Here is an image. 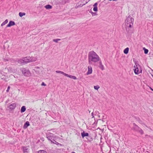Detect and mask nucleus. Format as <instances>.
Returning a JSON list of instances; mask_svg holds the SVG:
<instances>
[{
	"mask_svg": "<svg viewBox=\"0 0 153 153\" xmlns=\"http://www.w3.org/2000/svg\"><path fill=\"white\" fill-rule=\"evenodd\" d=\"M149 50L148 49L145 48H144V53L145 54H147L148 53Z\"/></svg>",
	"mask_w": 153,
	"mask_h": 153,
	"instance_id": "nucleus-27",
	"label": "nucleus"
},
{
	"mask_svg": "<svg viewBox=\"0 0 153 153\" xmlns=\"http://www.w3.org/2000/svg\"><path fill=\"white\" fill-rule=\"evenodd\" d=\"M65 76L69 77L72 78V79H77L76 77L75 76L71 75H69L66 74H65Z\"/></svg>",
	"mask_w": 153,
	"mask_h": 153,
	"instance_id": "nucleus-16",
	"label": "nucleus"
},
{
	"mask_svg": "<svg viewBox=\"0 0 153 153\" xmlns=\"http://www.w3.org/2000/svg\"><path fill=\"white\" fill-rule=\"evenodd\" d=\"M10 88V86H8V87H7V89L6 90V92H9Z\"/></svg>",
	"mask_w": 153,
	"mask_h": 153,
	"instance_id": "nucleus-33",
	"label": "nucleus"
},
{
	"mask_svg": "<svg viewBox=\"0 0 153 153\" xmlns=\"http://www.w3.org/2000/svg\"><path fill=\"white\" fill-rule=\"evenodd\" d=\"M45 7L47 9H50L52 8V6L48 4L45 6Z\"/></svg>",
	"mask_w": 153,
	"mask_h": 153,
	"instance_id": "nucleus-19",
	"label": "nucleus"
},
{
	"mask_svg": "<svg viewBox=\"0 0 153 153\" xmlns=\"http://www.w3.org/2000/svg\"><path fill=\"white\" fill-rule=\"evenodd\" d=\"M99 56L94 51L89 52L88 54V61L90 64L95 63L100 60Z\"/></svg>",
	"mask_w": 153,
	"mask_h": 153,
	"instance_id": "nucleus-1",
	"label": "nucleus"
},
{
	"mask_svg": "<svg viewBox=\"0 0 153 153\" xmlns=\"http://www.w3.org/2000/svg\"><path fill=\"white\" fill-rule=\"evenodd\" d=\"M29 126H30L29 122L28 121H27L24 124V125L23 126V128L24 129H26Z\"/></svg>",
	"mask_w": 153,
	"mask_h": 153,
	"instance_id": "nucleus-14",
	"label": "nucleus"
},
{
	"mask_svg": "<svg viewBox=\"0 0 153 153\" xmlns=\"http://www.w3.org/2000/svg\"><path fill=\"white\" fill-rule=\"evenodd\" d=\"M60 40H61L60 39H53V41L57 43L58 41H60Z\"/></svg>",
	"mask_w": 153,
	"mask_h": 153,
	"instance_id": "nucleus-28",
	"label": "nucleus"
},
{
	"mask_svg": "<svg viewBox=\"0 0 153 153\" xmlns=\"http://www.w3.org/2000/svg\"><path fill=\"white\" fill-rule=\"evenodd\" d=\"M15 25V22L13 21H10L8 24L7 25V27H10L14 25Z\"/></svg>",
	"mask_w": 153,
	"mask_h": 153,
	"instance_id": "nucleus-9",
	"label": "nucleus"
},
{
	"mask_svg": "<svg viewBox=\"0 0 153 153\" xmlns=\"http://www.w3.org/2000/svg\"><path fill=\"white\" fill-rule=\"evenodd\" d=\"M21 70L25 76H30V72L29 70L24 68H22Z\"/></svg>",
	"mask_w": 153,
	"mask_h": 153,
	"instance_id": "nucleus-5",
	"label": "nucleus"
},
{
	"mask_svg": "<svg viewBox=\"0 0 153 153\" xmlns=\"http://www.w3.org/2000/svg\"><path fill=\"white\" fill-rule=\"evenodd\" d=\"M99 62V68L102 70H104V67L103 65L102 64V62L101 60H100Z\"/></svg>",
	"mask_w": 153,
	"mask_h": 153,
	"instance_id": "nucleus-8",
	"label": "nucleus"
},
{
	"mask_svg": "<svg viewBox=\"0 0 153 153\" xmlns=\"http://www.w3.org/2000/svg\"><path fill=\"white\" fill-rule=\"evenodd\" d=\"M62 2L63 3H66L68 1V0H62Z\"/></svg>",
	"mask_w": 153,
	"mask_h": 153,
	"instance_id": "nucleus-30",
	"label": "nucleus"
},
{
	"mask_svg": "<svg viewBox=\"0 0 153 153\" xmlns=\"http://www.w3.org/2000/svg\"><path fill=\"white\" fill-rule=\"evenodd\" d=\"M46 137L48 140L51 141V142H53V141H54V140H56L58 137L54 134L51 133L47 134Z\"/></svg>",
	"mask_w": 153,
	"mask_h": 153,
	"instance_id": "nucleus-3",
	"label": "nucleus"
},
{
	"mask_svg": "<svg viewBox=\"0 0 153 153\" xmlns=\"http://www.w3.org/2000/svg\"><path fill=\"white\" fill-rule=\"evenodd\" d=\"M94 115H96L98 114L99 113V112L97 111H95L94 112Z\"/></svg>",
	"mask_w": 153,
	"mask_h": 153,
	"instance_id": "nucleus-32",
	"label": "nucleus"
},
{
	"mask_svg": "<svg viewBox=\"0 0 153 153\" xmlns=\"http://www.w3.org/2000/svg\"><path fill=\"white\" fill-rule=\"evenodd\" d=\"M86 138L89 142H91L93 140V137L90 135H89L88 136L86 137Z\"/></svg>",
	"mask_w": 153,
	"mask_h": 153,
	"instance_id": "nucleus-17",
	"label": "nucleus"
},
{
	"mask_svg": "<svg viewBox=\"0 0 153 153\" xmlns=\"http://www.w3.org/2000/svg\"><path fill=\"white\" fill-rule=\"evenodd\" d=\"M7 22H8L7 20H5L1 24V26H2L5 25Z\"/></svg>",
	"mask_w": 153,
	"mask_h": 153,
	"instance_id": "nucleus-24",
	"label": "nucleus"
},
{
	"mask_svg": "<svg viewBox=\"0 0 153 153\" xmlns=\"http://www.w3.org/2000/svg\"><path fill=\"white\" fill-rule=\"evenodd\" d=\"M41 85L42 86H46V85L44 82H42L41 84Z\"/></svg>",
	"mask_w": 153,
	"mask_h": 153,
	"instance_id": "nucleus-34",
	"label": "nucleus"
},
{
	"mask_svg": "<svg viewBox=\"0 0 153 153\" xmlns=\"http://www.w3.org/2000/svg\"><path fill=\"white\" fill-rule=\"evenodd\" d=\"M55 140H54V141H53V142H51L52 143H53L54 144H56L57 145H58L59 144H60L58 143V142H57Z\"/></svg>",
	"mask_w": 153,
	"mask_h": 153,
	"instance_id": "nucleus-29",
	"label": "nucleus"
},
{
	"mask_svg": "<svg viewBox=\"0 0 153 153\" xmlns=\"http://www.w3.org/2000/svg\"><path fill=\"white\" fill-rule=\"evenodd\" d=\"M89 113L90 112V111H89Z\"/></svg>",
	"mask_w": 153,
	"mask_h": 153,
	"instance_id": "nucleus-39",
	"label": "nucleus"
},
{
	"mask_svg": "<svg viewBox=\"0 0 153 153\" xmlns=\"http://www.w3.org/2000/svg\"><path fill=\"white\" fill-rule=\"evenodd\" d=\"M10 60H11V59H5V58L4 59V61H5V62L9 61H10Z\"/></svg>",
	"mask_w": 153,
	"mask_h": 153,
	"instance_id": "nucleus-31",
	"label": "nucleus"
},
{
	"mask_svg": "<svg viewBox=\"0 0 153 153\" xmlns=\"http://www.w3.org/2000/svg\"><path fill=\"white\" fill-rule=\"evenodd\" d=\"M25 13L19 12V15L20 17H22L24 16L25 15Z\"/></svg>",
	"mask_w": 153,
	"mask_h": 153,
	"instance_id": "nucleus-23",
	"label": "nucleus"
},
{
	"mask_svg": "<svg viewBox=\"0 0 153 153\" xmlns=\"http://www.w3.org/2000/svg\"><path fill=\"white\" fill-rule=\"evenodd\" d=\"M23 151L24 153L29 152V149L27 147H22Z\"/></svg>",
	"mask_w": 153,
	"mask_h": 153,
	"instance_id": "nucleus-11",
	"label": "nucleus"
},
{
	"mask_svg": "<svg viewBox=\"0 0 153 153\" xmlns=\"http://www.w3.org/2000/svg\"><path fill=\"white\" fill-rule=\"evenodd\" d=\"M38 153H47V152L43 150H40L38 152Z\"/></svg>",
	"mask_w": 153,
	"mask_h": 153,
	"instance_id": "nucleus-25",
	"label": "nucleus"
},
{
	"mask_svg": "<svg viewBox=\"0 0 153 153\" xmlns=\"http://www.w3.org/2000/svg\"><path fill=\"white\" fill-rule=\"evenodd\" d=\"M26 110V108L25 107V106H22L21 109V113H23Z\"/></svg>",
	"mask_w": 153,
	"mask_h": 153,
	"instance_id": "nucleus-18",
	"label": "nucleus"
},
{
	"mask_svg": "<svg viewBox=\"0 0 153 153\" xmlns=\"http://www.w3.org/2000/svg\"><path fill=\"white\" fill-rule=\"evenodd\" d=\"M81 135L82 137L83 138L85 137H88L89 135L88 133H85V131H83V132H81Z\"/></svg>",
	"mask_w": 153,
	"mask_h": 153,
	"instance_id": "nucleus-10",
	"label": "nucleus"
},
{
	"mask_svg": "<svg viewBox=\"0 0 153 153\" xmlns=\"http://www.w3.org/2000/svg\"><path fill=\"white\" fill-rule=\"evenodd\" d=\"M7 102V101H6V102Z\"/></svg>",
	"mask_w": 153,
	"mask_h": 153,
	"instance_id": "nucleus-40",
	"label": "nucleus"
},
{
	"mask_svg": "<svg viewBox=\"0 0 153 153\" xmlns=\"http://www.w3.org/2000/svg\"><path fill=\"white\" fill-rule=\"evenodd\" d=\"M25 63H27L30 62L35 61L36 60V59L35 58L33 60L32 58L30 56H26L23 58Z\"/></svg>",
	"mask_w": 153,
	"mask_h": 153,
	"instance_id": "nucleus-6",
	"label": "nucleus"
},
{
	"mask_svg": "<svg viewBox=\"0 0 153 153\" xmlns=\"http://www.w3.org/2000/svg\"><path fill=\"white\" fill-rule=\"evenodd\" d=\"M100 86L98 85L94 86V88L95 89L98 90L100 88Z\"/></svg>",
	"mask_w": 153,
	"mask_h": 153,
	"instance_id": "nucleus-26",
	"label": "nucleus"
},
{
	"mask_svg": "<svg viewBox=\"0 0 153 153\" xmlns=\"http://www.w3.org/2000/svg\"><path fill=\"white\" fill-rule=\"evenodd\" d=\"M11 59V60H10V61L11 62H13V61H14V60L12 59Z\"/></svg>",
	"mask_w": 153,
	"mask_h": 153,
	"instance_id": "nucleus-36",
	"label": "nucleus"
},
{
	"mask_svg": "<svg viewBox=\"0 0 153 153\" xmlns=\"http://www.w3.org/2000/svg\"><path fill=\"white\" fill-rule=\"evenodd\" d=\"M150 89L152 90V91H153V89L151 88V87H150Z\"/></svg>",
	"mask_w": 153,
	"mask_h": 153,
	"instance_id": "nucleus-37",
	"label": "nucleus"
},
{
	"mask_svg": "<svg viewBox=\"0 0 153 153\" xmlns=\"http://www.w3.org/2000/svg\"><path fill=\"white\" fill-rule=\"evenodd\" d=\"M88 3V2H86L85 3L83 4H82L81 3V2L80 1L78 3H77L76 6V8H78L79 7H82L83 5H85L86 4H87Z\"/></svg>",
	"mask_w": 153,
	"mask_h": 153,
	"instance_id": "nucleus-15",
	"label": "nucleus"
},
{
	"mask_svg": "<svg viewBox=\"0 0 153 153\" xmlns=\"http://www.w3.org/2000/svg\"><path fill=\"white\" fill-rule=\"evenodd\" d=\"M134 68V72L136 74H138L139 73L142 72V70L140 69V66L137 62H135Z\"/></svg>",
	"mask_w": 153,
	"mask_h": 153,
	"instance_id": "nucleus-2",
	"label": "nucleus"
},
{
	"mask_svg": "<svg viewBox=\"0 0 153 153\" xmlns=\"http://www.w3.org/2000/svg\"><path fill=\"white\" fill-rule=\"evenodd\" d=\"M56 72L57 73H60L62 74L65 75V74H66V73H64L63 72L60 71H56Z\"/></svg>",
	"mask_w": 153,
	"mask_h": 153,
	"instance_id": "nucleus-22",
	"label": "nucleus"
},
{
	"mask_svg": "<svg viewBox=\"0 0 153 153\" xmlns=\"http://www.w3.org/2000/svg\"><path fill=\"white\" fill-rule=\"evenodd\" d=\"M133 21L132 20H126V28L127 30L128 29L131 28L133 26Z\"/></svg>",
	"mask_w": 153,
	"mask_h": 153,
	"instance_id": "nucleus-4",
	"label": "nucleus"
},
{
	"mask_svg": "<svg viewBox=\"0 0 153 153\" xmlns=\"http://www.w3.org/2000/svg\"><path fill=\"white\" fill-rule=\"evenodd\" d=\"M18 62L19 64H23L25 63V62L23 58V59H21L19 60Z\"/></svg>",
	"mask_w": 153,
	"mask_h": 153,
	"instance_id": "nucleus-21",
	"label": "nucleus"
},
{
	"mask_svg": "<svg viewBox=\"0 0 153 153\" xmlns=\"http://www.w3.org/2000/svg\"><path fill=\"white\" fill-rule=\"evenodd\" d=\"M129 50V49L128 48H126L123 51L124 53L126 54H127Z\"/></svg>",
	"mask_w": 153,
	"mask_h": 153,
	"instance_id": "nucleus-20",
	"label": "nucleus"
},
{
	"mask_svg": "<svg viewBox=\"0 0 153 153\" xmlns=\"http://www.w3.org/2000/svg\"><path fill=\"white\" fill-rule=\"evenodd\" d=\"M88 71L87 73V75H89L92 73V67L91 66H89L88 67Z\"/></svg>",
	"mask_w": 153,
	"mask_h": 153,
	"instance_id": "nucleus-7",
	"label": "nucleus"
},
{
	"mask_svg": "<svg viewBox=\"0 0 153 153\" xmlns=\"http://www.w3.org/2000/svg\"><path fill=\"white\" fill-rule=\"evenodd\" d=\"M71 153H75V152H72Z\"/></svg>",
	"mask_w": 153,
	"mask_h": 153,
	"instance_id": "nucleus-38",
	"label": "nucleus"
},
{
	"mask_svg": "<svg viewBox=\"0 0 153 153\" xmlns=\"http://www.w3.org/2000/svg\"><path fill=\"white\" fill-rule=\"evenodd\" d=\"M94 112H93L92 113H91V116H92V118H94Z\"/></svg>",
	"mask_w": 153,
	"mask_h": 153,
	"instance_id": "nucleus-35",
	"label": "nucleus"
},
{
	"mask_svg": "<svg viewBox=\"0 0 153 153\" xmlns=\"http://www.w3.org/2000/svg\"><path fill=\"white\" fill-rule=\"evenodd\" d=\"M98 4L97 3H95L94 5V8L93 9V10L94 11L96 12L98 10L97 9V5Z\"/></svg>",
	"mask_w": 153,
	"mask_h": 153,
	"instance_id": "nucleus-12",
	"label": "nucleus"
},
{
	"mask_svg": "<svg viewBox=\"0 0 153 153\" xmlns=\"http://www.w3.org/2000/svg\"><path fill=\"white\" fill-rule=\"evenodd\" d=\"M16 105L15 103H12L10 105L9 108L11 110H13L16 108Z\"/></svg>",
	"mask_w": 153,
	"mask_h": 153,
	"instance_id": "nucleus-13",
	"label": "nucleus"
}]
</instances>
